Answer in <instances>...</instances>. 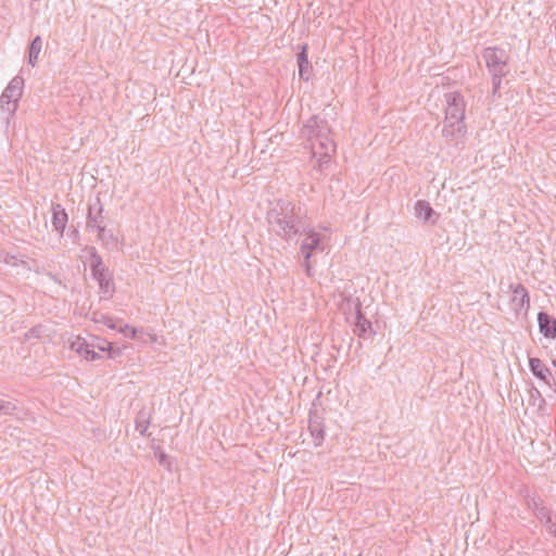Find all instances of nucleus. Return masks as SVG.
<instances>
[{
    "label": "nucleus",
    "mask_w": 556,
    "mask_h": 556,
    "mask_svg": "<svg viewBox=\"0 0 556 556\" xmlns=\"http://www.w3.org/2000/svg\"><path fill=\"white\" fill-rule=\"evenodd\" d=\"M42 48V38L40 36H36L29 43L28 47V64L35 66L38 61L39 53Z\"/></svg>",
    "instance_id": "nucleus-19"
},
{
    "label": "nucleus",
    "mask_w": 556,
    "mask_h": 556,
    "mask_svg": "<svg viewBox=\"0 0 556 556\" xmlns=\"http://www.w3.org/2000/svg\"><path fill=\"white\" fill-rule=\"evenodd\" d=\"M90 342H94L96 349H98L101 352L109 351L110 357H114L115 354L119 353V350H113L112 343L106 341L105 339L92 337Z\"/></svg>",
    "instance_id": "nucleus-23"
},
{
    "label": "nucleus",
    "mask_w": 556,
    "mask_h": 556,
    "mask_svg": "<svg viewBox=\"0 0 556 556\" xmlns=\"http://www.w3.org/2000/svg\"><path fill=\"white\" fill-rule=\"evenodd\" d=\"M302 135L312 141V148L315 150V141L324 155H329L334 150V142L331 138V128L328 121L319 115L311 116L302 128Z\"/></svg>",
    "instance_id": "nucleus-2"
},
{
    "label": "nucleus",
    "mask_w": 556,
    "mask_h": 556,
    "mask_svg": "<svg viewBox=\"0 0 556 556\" xmlns=\"http://www.w3.org/2000/svg\"><path fill=\"white\" fill-rule=\"evenodd\" d=\"M513 289L511 306L515 312L519 313L528 309L530 305V298L527 289L521 283L510 286Z\"/></svg>",
    "instance_id": "nucleus-12"
},
{
    "label": "nucleus",
    "mask_w": 556,
    "mask_h": 556,
    "mask_svg": "<svg viewBox=\"0 0 556 556\" xmlns=\"http://www.w3.org/2000/svg\"><path fill=\"white\" fill-rule=\"evenodd\" d=\"M71 350L83 356L87 361H96L101 358V355L94 351L96 343L90 342L83 337H76L70 345Z\"/></svg>",
    "instance_id": "nucleus-9"
},
{
    "label": "nucleus",
    "mask_w": 556,
    "mask_h": 556,
    "mask_svg": "<svg viewBox=\"0 0 556 556\" xmlns=\"http://www.w3.org/2000/svg\"><path fill=\"white\" fill-rule=\"evenodd\" d=\"M466 126L464 123H451L445 122L442 128V136L445 138L447 143L457 144L458 141L465 136Z\"/></svg>",
    "instance_id": "nucleus-13"
},
{
    "label": "nucleus",
    "mask_w": 556,
    "mask_h": 556,
    "mask_svg": "<svg viewBox=\"0 0 556 556\" xmlns=\"http://www.w3.org/2000/svg\"><path fill=\"white\" fill-rule=\"evenodd\" d=\"M150 418H151L150 413L148 410H146L144 408L138 412V414L136 416L135 424H136V430L141 435L147 434V430L150 425Z\"/></svg>",
    "instance_id": "nucleus-20"
},
{
    "label": "nucleus",
    "mask_w": 556,
    "mask_h": 556,
    "mask_svg": "<svg viewBox=\"0 0 556 556\" xmlns=\"http://www.w3.org/2000/svg\"><path fill=\"white\" fill-rule=\"evenodd\" d=\"M308 430L314 438L315 445H320L325 438V431L321 424L317 419L309 418Z\"/></svg>",
    "instance_id": "nucleus-21"
},
{
    "label": "nucleus",
    "mask_w": 556,
    "mask_h": 556,
    "mask_svg": "<svg viewBox=\"0 0 556 556\" xmlns=\"http://www.w3.org/2000/svg\"><path fill=\"white\" fill-rule=\"evenodd\" d=\"M16 409L14 402L0 400V416L13 415Z\"/></svg>",
    "instance_id": "nucleus-25"
},
{
    "label": "nucleus",
    "mask_w": 556,
    "mask_h": 556,
    "mask_svg": "<svg viewBox=\"0 0 556 556\" xmlns=\"http://www.w3.org/2000/svg\"><path fill=\"white\" fill-rule=\"evenodd\" d=\"M529 368L533 376L538 379L544 381L547 386L552 387L555 384L554 379L552 378V372L549 368H547L543 362L538 357L529 358Z\"/></svg>",
    "instance_id": "nucleus-14"
},
{
    "label": "nucleus",
    "mask_w": 556,
    "mask_h": 556,
    "mask_svg": "<svg viewBox=\"0 0 556 556\" xmlns=\"http://www.w3.org/2000/svg\"><path fill=\"white\" fill-rule=\"evenodd\" d=\"M302 266L304 267L305 273H306L307 276H312L313 275V273H312V265H311L309 258H304Z\"/></svg>",
    "instance_id": "nucleus-31"
},
{
    "label": "nucleus",
    "mask_w": 556,
    "mask_h": 556,
    "mask_svg": "<svg viewBox=\"0 0 556 556\" xmlns=\"http://www.w3.org/2000/svg\"><path fill=\"white\" fill-rule=\"evenodd\" d=\"M67 220L68 216L65 208L59 203L52 204V226L61 237L64 233Z\"/></svg>",
    "instance_id": "nucleus-18"
},
{
    "label": "nucleus",
    "mask_w": 556,
    "mask_h": 556,
    "mask_svg": "<svg viewBox=\"0 0 556 556\" xmlns=\"http://www.w3.org/2000/svg\"><path fill=\"white\" fill-rule=\"evenodd\" d=\"M41 333H42V327L35 326L24 334V338H25V340H30L31 338L38 339V338H40Z\"/></svg>",
    "instance_id": "nucleus-27"
},
{
    "label": "nucleus",
    "mask_w": 556,
    "mask_h": 556,
    "mask_svg": "<svg viewBox=\"0 0 556 556\" xmlns=\"http://www.w3.org/2000/svg\"><path fill=\"white\" fill-rule=\"evenodd\" d=\"M482 58L491 76L506 77L509 73L508 54L497 47H488L483 50Z\"/></svg>",
    "instance_id": "nucleus-3"
},
{
    "label": "nucleus",
    "mask_w": 556,
    "mask_h": 556,
    "mask_svg": "<svg viewBox=\"0 0 556 556\" xmlns=\"http://www.w3.org/2000/svg\"><path fill=\"white\" fill-rule=\"evenodd\" d=\"M86 226L88 229H97L98 239L101 241H105L106 238L113 239V233L106 231L103 206L99 198H96L94 202L89 204Z\"/></svg>",
    "instance_id": "nucleus-5"
},
{
    "label": "nucleus",
    "mask_w": 556,
    "mask_h": 556,
    "mask_svg": "<svg viewBox=\"0 0 556 556\" xmlns=\"http://www.w3.org/2000/svg\"><path fill=\"white\" fill-rule=\"evenodd\" d=\"M301 236H304L301 242V253L304 258H311L315 252L324 251L323 237L312 228L311 223L307 225V231Z\"/></svg>",
    "instance_id": "nucleus-8"
},
{
    "label": "nucleus",
    "mask_w": 556,
    "mask_h": 556,
    "mask_svg": "<svg viewBox=\"0 0 556 556\" xmlns=\"http://www.w3.org/2000/svg\"><path fill=\"white\" fill-rule=\"evenodd\" d=\"M100 321L104 323L111 329H117L116 325L113 323V320L110 317L102 316Z\"/></svg>",
    "instance_id": "nucleus-32"
},
{
    "label": "nucleus",
    "mask_w": 556,
    "mask_h": 556,
    "mask_svg": "<svg viewBox=\"0 0 556 556\" xmlns=\"http://www.w3.org/2000/svg\"><path fill=\"white\" fill-rule=\"evenodd\" d=\"M502 78L503 77L492 76V85H493L492 94L493 96H500L498 91H500V88H501Z\"/></svg>",
    "instance_id": "nucleus-28"
},
{
    "label": "nucleus",
    "mask_w": 556,
    "mask_h": 556,
    "mask_svg": "<svg viewBox=\"0 0 556 556\" xmlns=\"http://www.w3.org/2000/svg\"><path fill=\"white\" fill-rule=\"evenodd\" d=\"M307 45L306 43H303L301 47H300V51L298 52L296 54V63H298V67H299V76L302 80L304 81H308L309 78H311V75H312V65L308 61V56H307Z\"/></svg>",
    "instance_id": "nucleus-15"
},
{
    "label": "nucleus",
    "mask_w": 556,
    "mask_h": 556,
    "mask_svg": "<svg viewBox=\"0 0 556 556\" xmlns=\"http://www.w3.org/2000/svg\"><path fill=\"white\" fill-rule=\"evenodd\" d=\"M529 405L535 406L538 408V412L540 413L543 412L546 405L545 399L542 396L541 392L535 387H532L529 391Z\"/></svg>",
    "instance_id": "nucleus-22"
},
{
    "label": "nucleus",
    "mask_w": 556,
    "mask_h": 556,
    "mask_svg": "<svg viewBox=\"0 0 556 556\" xmlns=\"http://www.w3.org/2000/svg\"><path fill=\"white\" fill-rule=\"evenodd\" d=\"M91 276L97 280L100 292L111 298L115 292V283L110 269L106 266L101 267L98 270L91 271Z\"/></svg>",
    "instance_id": "nucleus-10"
},
{
    "label": "nucleus",
    "mask_w": 556,
    "mask_h": 556,
    "mask_svg": "<svg viewBox=\"0 0 556 556\" xmlns=\"http://www.w3.org/2000/svg\"><path fill=\"white\" fill-rule=\"evenodd\" d=\"M117 330L121 333H123L126 338L134 339L137 336V329L129 325L121 326Z\"/></svg>",
    "instance_id": "nucleus-26"
},
{
    "label": "nucleus",
    "mask_w": 556,
    "mask_h": 556,
    "mask_svg": "<svg viewBox=\"0 0 556 556\" xmlns=\"http://www.w3.org/2000/svg\"><path fill=\"white\" fill-rule=\"evenodd\" d=\"M354 333L362 339H367L376 332L372 330L371 323L362 313V304L357 300L356 303V317L354 323Z\"/></svg>",
    "instance_id": "nucleus-11"
},
{
    "label": "nucleus",
    "mask_w": 556,
    "mask_h": 556,
    "mask_svg": "<svg viewBox=\"0 0 556 556\" xmlns=\"http://www.w3.org/2000/svg\"><path fill=\"white\" fill-rule=\"evenodd\" d=\"M269 230L285 241H296L298 237L307 231L309 224L306 215L290 201L279 200L267 212Z\"/></svg>",
    "instance_id": "nucleus-1"
},
{
    "label": "nucleus",
    "mask_w": 556,
    "mask_h": 556,
    "mask_svg": "<svg viewBox=\"0 0 556 556\" xmlns=\"http://www.w3.org/2000/svg\"><path fill=\"white\" fill-rule=\"evenodd\" d=\"M89 255H90V268L91 271L98 270L101 267H105L102 257L98 253L97 249L94 247H88L87 248Z\"/></svg>",
    "instance_id": "nucleus-24"
},
{
    "label": "nucleus",
    "mask_w": 556,
    "mask_h": 556,
    "mask_svg": "<svg viewBox=\"0 0 556 556\" xmlns=\"http://www.w3.org/2000/svg\"><path fill=\"white\" fill-rule=\"evenodd\" d=\"M538 323L540 332L549 339L556 338V319L545 312L538 314Z\"/></svg>",
    "instance_id": "nucleus-17"
},
{
    "label": "nucleus",
    "mask_w": 556,
    "mask_h": 556,
    "mask_svg": "<svg viewBox=\"0 0 556 556\" xmlns=\"http://www.w3.org/2000/svg\"><path fill=\"white\" fill-rule=\"evenodd\" d=\"M24 88V79L21 76L13 77L2 94L0 96V110L8 114L12 115L15 113L18 100L22 97Z\"/></svg>",
    "instance_id": "nucleus-4"
},
{
    "label": "nucleus",
    "mask_w": 556,
    "mask_h": 556,
    "mask_svg": "<svg viewBox=\"0 0 556 556\" xmlns=\"http://www.w3.org/2000/svg\"><path fill=\"white\" fill-rule=\"evenodd\" d=\"M445 122L464 123L465 118V101L460 93L450 92L445 94Z\"/></svg>",
    "instance_id": "nucleus-7"
},
{
    "label": "nucleus",
    "mask_w": 556,
    "mask_h": 556,
    "mask_svg": "<svg viewBox=\"0 0 556 556\" xmlns=\"http://www.w3.org/2000/svg\"><path fill=\"white\" fill-rule=\"evenodd\" d=\"M157 460H159L160 465H163V466L169 465L168 456L163 452H161L157 455Z\"/></svg>",
    "instance_id": "nucleus-29"
},
{
    "label": "nucleus",
    "mask_w": 556,
    "mask_h": 556,
    "mask_svg": "<svg viewBox=\"0 0 556 556\" xmlns=\"http://www.w3.org/2000/svg\"><path fill=\"white\" fill-rule=\"evenodd\" d=\"M16 261H17L16 256H14V255H9V254H7V255L4 256V258H3V262H4L5 264L12 265V266H16V264H17V263H16Z\"/></svg>",
    "instance_id": "nucleus-30"
},
{
    "label": "nucleus",
    "mask_w": 556,
    "mask_h": 556,
    "mask_svg": "<svg viewBox=\"0 0 556 556\" xmlns=\"http://www.w3.org/2000/svg\"><path fill=\"white\" fill-rule=\"evenodd\" d=\"M416 216L425 223L434 225L439 218V214L431 207L430 203L425 200H418L415 204Z\"/></svg>",
    "instance_id": "nucleus-16"
},
{
    "label": "nucleus",
    "mask_w": 556,
    "mask_h": 556,
    "mask_svg": "<svg viewBox=\"0 0 556 556\" xmlns=\"http://www.w3.org/2000/svg\"><path fill=\"white\" fill-rule=\"evenodd\" d=\"M527 505L534 516L545 525L547 531L556 536V516L543 504V501L540 497H531L527 500Z\"/></svg>",
    "instance_id": "nucleus-6"
}]
</instances>
